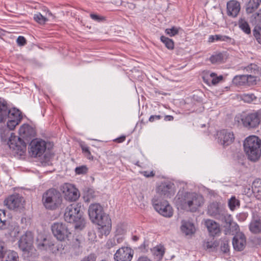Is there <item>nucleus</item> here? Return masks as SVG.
<instances>
[{
    "mask_svg": "<svg viewBox=\"0 0 261 261\" xmlns=\"http://www.w3.org/2000/svg\"><path fill=\"white\" fill-rule=\"evenodd\" d=\"M205 202L203 196L199 194L190 192H179L175 199L178 209L194 213L202 207Z\"/></svg>",
    "mask_w": 261,
    "mask_h": 261,
    "instance_id": "obj_1",
    "label": "nucleus"
},
{
    "mask_svg": "<svg viewBox=\"0 0 261 261\" xmlns=\"http://www.w3.org/2000/svg\"><path fill=\"white\" fill-rule=\"evenodd\" d=\"M88 213L90 220L99 226L100 232L102 235H108L111 229V220L104 213L102 207L98 203L91 204Z\"/></svg>",
    "mask_w": 261,
    "mask_h": 261,
    "instance_id": "obj_2",
    "label": "nucleus"
},
{
    "mask_svg": "<svg viewBox=\"0 0 261 261\" xmlns=\"http://www.w3.org/2000/svg\"><path fill=\"white\" fill-rule=\"evenodd\" d=\"M81 208V203L70 204L66 207L64 215L65 221L74 224L75 228L80 230L84 228L86 224Z\"/></svg>",
    "mask_w": 261,
    "mask_h": 261,
    "instance_id": "obj_3",
    "label": "nucleus"
},
{
    "mask_svg": "<svg viewBox=\"0 0 261 261\" xmlns=\"http://www.w3.org/2000/svg\"><path fill=\"white\" fill-rule=\"evenodd\" d=\"M32 128L28 125H23L19 130L20 137L11 135L8 142V145L11 149L18 152L23 153L26 150L27 142L29 141L28 138L31 135Z\"/></svg>",
    "mask_w": 261,
    "mask_h": 261,
    "instance_id": "obj_4",
    "label": "nucleus"
},
{
    "mask_svg": "<svg viewBox=\"0 0 261 261\" xmlns=\"http://www.w3.org/2000/svg\"><path fill=\"white\" fill-rule=\"evenodd\" d=\"M244 151L248 159L257 161L261 156V140L257 136H251L245 140L243 143Z\"/></svg>",
    "mask_w": 261,
    "mask_h": 261,
    "instance_id": "obj_5",
    "label": "nucleus"
},
{
    "mask_svg": "<svg viewBox=\"0 0 261 261\" xmlns=\"http://www.w3.org/2000/svg\"><path fill=\"white\" fill-rule=\"evenodd\" d=\"M207 214L222 222L230 223L231 216L227 213L225 208L219 202H213L207 206Z\"/></svg>",
    "mask_w": 261,
    "mask_h": 261,
    "instance_id": "obj_6",
    "label": "nucleus"
},
{
    "mask_svg": "<svg viewBox=\"0 0 261 261\" xmlns=\"http://www.w3.org/2000/svg\"><path fill=\"white\" fill-rule=\"evenodd\" d=\"M243 126L248 128H255L260 123L261 109L248 113H243L241 116Z\"/></svg>",
    "mask_w": 261,
    "mask_h": 261,
    "instance_id": "obj_7",
    "label": "nucleus"
},
{
    "mask_svg": "<svg viewBox=\"0 0 261 261\" xmlns=\"http://www.w3.org/2000/svg\"><path fill=\"white\" fill-rule=\"evenodd\" d=\"M152 203L155 210L164 217L170 218L172 216L173 211L172 206L166 200H161L158 196H154Z\"/></svg>",
    "mask_w": 261,
    "mask_h": 261,
    "instance_id": "obj_8",
    "label": "nucleus"
},
{
    "mask_svg": "<svg viewBox=\"0 0 261 261\" xmlns=\"http://www.w3.org/2000/svg\"><path fill=\"white\" fill-rule=\"evenodd\" d=\"M60 190L65 200L69 202L75 201L80 196L79 190L71 184H63L60 186Z\"/></svg>",
    "mask_w": 261,
    "mask_h": 261,
    "instance_id": "obj_9",
    "label": "nucleus"
},
{
    "mask_svg": "<svg viewBox=\"0 0 261 261\" xmlns=\"http://www.w3.org/2000/svg\"><path fill=\"white\" fill-rule=\"evenodd\" d=\"M34 236L31 231H27L20 238L18 241V247L22 251L23 254L27 257L29 256L30 252L32 250Z\"/></svg>",
    "mask_w": 261,
    "mask_h": 261,
    "instance_id": "obj_10",
    "label": "nucleus"
},
{
    "mask_svg": "<svg viewBox=\"0 0 261 261\" xmlns=\"http://www.w3.org/2000/svg\"><path fill=\"white\" fill-rule=\"evenodd\" d=\"M46 149V142L40 139H35L32 140L29 144V152L32 157H40Z\"/></svg>",
    "mask_w": 261,
    "mask_h": 261,
    "instance_id": "obj_11",
    "label": "nucleus"
},
{
    "mask_svg": "<svg viewBox=\"0 0 261 261\" xmlns=\"http://www.w3.org/2000/svg\"><path fill=\"white\" fill-rule=\"evenodd\" d=\"M156 194L159 198L163 197L164 198H170L175 193L174 184L169 181L162 182L156 188Z\"/></svg>",
    "mask_w": 261,
    "mask_h": 261,
    "instance_id": "obj_12",
    "label": "nucleus"
},
{
    "mask_svg": "<svg viewBox=\"0 0 261 261\" xmlns=\"http://www.w3.org/2000/svg\"><path fill=\"white\" fill-rule=\"evenodd\" d=\"M24 200L19 194H14L8 197L4 201V204L10 210L20 211L24 208Z\"/></svg>",
    "mask_w": 261,
    "mask_h": 261,
    "instance_id": "obj_13",
    "label": "nucleus"
},
{
    "mask_svg": "<svg viewBox=\"0 0 261 261\" xmlns=\"http://www.w3.org/2000/svg\"><path fill=\"white\" fill-rule=\"evenodd\" d=\"M216 136L218 143L223 147L231 144L235 139L233 133L227 129L217 131Z\"/></svg>",
    "mask_w": 261,
    "mask_h": 261,
    "instance_id": "obj_14",
    "label": "nucleus"
},
{
    "mask_svg": "<svg viewBox=\"0 0 261 261\" xmlns=\"http://www.w3.org/2000/svg\"><path fill=\"white\" fill-rule=\"evenodd\" d=\"M16 114H18L19 121L22 119L20 112L15 108L9 110L6 103L0 102V122H3L7 118L15 119Z\"/></svg>",
    "mask_w": 261,
    "mask_h": 261,
    "instance_id": "obj_15",
    "label": "nucleus"
},
{
    "mask_svg": "<svg viewBox=\"0 0 261 261\" xmlns=\"http://www.w3.org/2000/svg\"><path fill=\"white\" fill-rule=\"evenodd\" d=\"M51 231L54 236L60 241H64L69 237L70 232L65 224L54 223L51 226Z\"/></svg>",
    "mask_w": 261,
    "mask_h": 261,
    "instance_id": "obj_16",
    "label": "nucleus"
},
{
    "mask_svg": "<svg viewBox=\"0 0 261 261\" xmlns=\"http://www.w3.org/2000/svg\"><path fill=\"white\" fill-rule=\"evenodd\" d=\"M134 255L133 250L128 247H122L114 255L115 261H131Z\"/></svg>",
    "mask_w": 261,
    "mask_h": 261,
    "instance_id": "obj_17",
    "label": "nucleus"
},
{
    "mask_svg": "<svg viewBox=\"0 0 261 261\" xmlns=\"http://www.w3.org/2000/svg\"><path fill=\"white\" fill-rule=\"evenodd\" d=\"M62 197L60 192L55 189H50V210L59 209L62 203Z\"/></svg>",
    "mask_w": 261,
    "mask_h": 261,
    "instance_id": "obj_18",
    "label": "nucleus"
},
{
    "mask_svg": "<svg viewBox=\"0 0 261 261\" xmlns=\"http://www.w3.org/2000/svg\"><path fill=\"white\" fill-rule=\"evenodd\" d=\"M232 245L236 251L243 250L246 245V238L242 232L237 233L232 239Z\"/></svg>",
    "mask_w": 261,
    "mask_h": 261,
    "instance_id": "obj_19",
    "label": "nucleus"
},
{
    "mask_svg": "<svg viewBox=\"0 0 261 261\" xmlns=\"http://www.w3.org/2000/svg\"><path fill=\"white\" fill-rule=\"evenodd\" d=\"M227 14L232 17H236L239 14L241 6L239 2L235 0H231L227 3Z\"/></svg>",
    "mask_w": 261,
    "mask_h": 261,
    "instance_id": "obj_20",
    "label": "nucleus"
},
{
    "mask_svg": "<svg viewBox=\"0 0 261 261\" xmlns=\"http://www.w3.org/2000/svg\"><path fill=\"white\" fill-rule=\"evenodd\" d=\"M223 77L222 75L217 76V74L214 72L207 73L203 76V82L207 85H216L220 82L223 80Z\"/></svg>",
    "mask_w": 261,
    "mask_h": 261,
    "instance_id": "obj_21",
    "label": "nucleus"
},
{
    "mask_svg": "<svg viewBox=\"0 0 261 261\" xmlns=\"http://www.w3.org/2000/svg\"><path fill=\"white\" fill-rule=\"evenodd\" d=\"M205 225L211 236L214 237L220 232L219 224L213 220H206Z\"/></svg>",
    "mask_w": 261,
    "mask_h": 261,
    "instance_id": "obj_22",
    "label": "nucleus"
},
{
    "mask_svg": "<svg viewBox=\"0 0 261 261\" xmlns=\"http://www.w3.org/2000/svg\"><path fill=\"white\" fill-rule=\"evenodd\" d=\"M36 243L38 249L41 250H46L49 247V240L47 239V236L42 233L38 234L36 239Z\"/></svg>",
    "mask_w": 261,
    "mask_h": 261,
    "instance_id": "obj_23",
    "label": "nucleus"
},
{
    "mask_svg": "<svg viewBox=\"0 0 261 261\" xmlns=\"http://www.w3.org/2000/svg\"><path fill=\"white\" fill-rule=\"evenodd\" d=\"M181 230L186 236L194 233L195 229L194 224L190 222L182 221Z\"/></svg>",
    "mask_w": 261,
    "mask_h": 261,
    "instance_id": "obj_24",
    "label": "nucleus"
},
{
    "mask_svg": "<svg viewBox=\"0 0 261 261\" xmlns=\"http://www.w3.org/2000/svg\"><path fill=\"white\" fill-rule=\"evenodd\" d=\"M250 231L254 234L261 232V220L260 219H253L249 224Z\"/></svg>",
    "mask_w": 261,
    "mask_h": 261,
    "instance_id": "obj_25",
    "label": "nucleus"
},
{
    "mask_svg": "<svg viewBox=\"0 0 261 261\" xmlns=\"http://www.w3.org/2000/svg\"><path fill=\"white\" fill-rule=\"evenodd\" d=\"M231 40L232 39L230 37L220 34L210 35L208 39V41L210 43H212L215 41L230 42Z\"/></svg>",
    "mask_w": 261,
    "mask_h": 261,
    "instance_id": "obj_26",
    "label": "nucleus"
},
{
    "mask_svg": "<svg viewBox=\"0 0 261 261\" xmlns=\"http://www.w3.org/2000/svg\"><path fill=\"white\" fill-rule=\"evenodd\" d=\"M252 191L256 199L261 200V179H256L252 185Z\"/></svg>",
    "mask_w": 261,
    "mask_h": 261,
    "instance_id": "obj_27",
    "label": "nucleus"
},
{
    "mask_svg": "<svg viewBox=\"0 0 261 261\" xmlns=\"http://www.w3.org/2000/svg\"><path fill=\"white\" fill-rule=\"evenodd\" d=\"M261 4V0H249L247 5L246 12L252 13L255 11Z\"/></svg>",
    "mask_w": 261,
    "mask_h": 261,
    "instance_id": "obj_28",
    "label": "nucleus"
},
{
    "mask_svg": "<svg viewBox=\"0 0 261 261\" xmlns=\"http://www.w3.org/2000/svg\"><path fill=\"white\" fill-rule=\"evenodd\" d=\"M218 245V242L215 240L214 239L206 240L203 243L204 248L209 251H212L215 250Z\"/></svg>",
    "mask_w": 261,
    "mask_h": 261,
    "instance_id": "obj_29",
    "label": "nucleus"
},
{
    "mask_svg": "<svg viewBox=\"0 0 261 261\" xmlns=\"http://www.w3.org/2000/svg\"><path fill=\"white\" fill-rule=\"evenodd\" d=\"M9 227L10 225L8 223V221L6 220L5 211L0 210V229H9L10 231H11L12 228H9Z\"/></svg>",
    "mask_w": 261,
    "mask_h": 261,
    "instance_id": "obj_30",
    "label": "nucleus"
},
{
    "mask_svg": "<svg viewBox=\"0 0 261 261\" xmlns=\"http://www.w3.org/2000/svg\"><path fill=\"white\" fill-rule=\"evenodd\" d=\"M152 251L153 255L156 256L157 258L160 259L163 257L165 253V248L163 245H157L153 247Z\"/></svg>",
    "mask_w": 261,
    "mask_h": 261,
    "instance_id": "obj_31",
    "label": "nucleus"
},
{
    "mask_svg": "<svg viewBox=\"0 0 261 261\" xmlns=\"http://www.w3.org/2000/svg\"><path fill=\"white\" fill-rule=\"evenodd\" d=\"M239 27L245 33L250 34L251 30L247 21L243 18H241L238 22Z\"/></svg>",
    "mask_w": 261,
    "mask_h": 261,
    "instance_id": "obj_32",
    "label": "nucleus"
},
{
    "mask_svg": "<svg viewBox=\"0 0 261 261\" xmlns=\"http://www.w3.org/2000/svg\"><path fill=\"white\" fill-rule=\"evenodd\" d=\"M246 75H238L233 77L232 82L237 86H244L246 85Z\"/></svg>",
    "mask_w": 261,
    "mask_h": 261,
    "instance_id": "obj_33",
    "label": "nucleus"
},
{
    "mask_svg": "<svg viewBox=\"0 0 261 261\" xmlns=\"http://www.w3.org/2000/svg\"><path fill=\"white\" fill-rule=\"evenodd\" d=\"M160 40L165 46L170 50H172L174 48V43L172 39H170L165 36H161Z\"/></svg>",
    "mask_w": 261,
    "mask_h": 261,
    "instance_id": "obj_34",
    "label": "nucleus"
},
{
    "mask_svg": "<svg viewBox=\"0 0 261 261\" xmlns=\"http://www.w3.org/2000/svg\"><path fill=\"white\" fill-rule=\"evenodd\" d=\"M83 238L82 237L75 238L72 240L71 247L75 251H79L82 248Z\"/></svg>",
    "mask_w": 261,
    "mask_h": 261,
    "instance_id": "obj_35",
    "label": "nucleus"
},
{
    "mask_svg": "<svg viewBox=\"0 0 261 261\" xmlns=\"http://www.w3.org/2000/svg\"><path fill=\"white\" fill-rule=\"evenodd\" d=\"M220 250L224 253H227L229 252V242L227 238H224L221 240Z\"/></svg>",
    "mask_w": 261,
    "mask_h": 261,
    "instance_id": "obj_36",
    "label": "nucleus"
},
{
    "mask_svg": "<svg viewBox=\"0 0 261 261\" xmlns=\"http://www.w3.org/2000/svg\"><path fill=\"white\" fill-rule=\"evenodd\" d=\"M228 206L231 211H234L237 207H239L240 202L235 196H232L228 200Z\"/></svg>",
    "mask_w": 261,
    "mask_h": 261,
    "instance_id": "obj_37",
    "label": "nucleus"
},
{
    "mask_svg": "<svg viewBox=\"0 0 261 261\" xmlns=\"http://www.w3.org/2000/svg\"><path fill=\"white\" fill-rule=\"evenodd\" d=\"M5 261H18V256L16 252L9 250L4 255Z\"/></svg>",
    "mask_w": 261,
    "mask_h": 261,
    "instance_id": "obj_38",
    "label": "nucleus"
},
{
    "mask_svg": "<svg viewBox=\"0 0 261 261\" xmlns=\"http://www.w3.org/2000/svg\"><path fill=\"white\" fill-rule=\"evenodd\" d=\"M80 146L84 156L89 160H93V156L91 154L89 147L84 144H81Z\"/></svg>",
    "mask_w": 261,
    "mask_h": 261,
    "instance_id": "obj_39",
    "label": "nucleus"
},
{
    "mask_svg": "<svg viewBox=\"0 0 261 261\" xmlns=\"http://www.w3.org/2000/svg\"><path fill=\"white\" fill-rule=\"evenodd\" d=\"M7 126L8 127L11 129L13 130L15 128V126L18 125L20 121H19V115L18 114H16V117L15 119H12L10 118H7Z\"/></svg>",
    "mask_w": 261,
    "mask_h": 261,
    "instance_id": "obj_40",
    "label": "nucleus"
},
{
    "mask_svg": "<svg viewBox=\"0 0 261 261\" xmlns=\"http://www.w3.org/2000/svg\"><path fill=\"white\" fill-rule=\"evenodd\" d=\"M210 60L213 64L221 63L223 60V55L221 53L216 54L212 56Z\"/></svg>",
    "mask_w": 261,
    "mask_h": 261,
    "instance_id": "obj_41",
    "label": "nucleus"
},
{
    "mask_svg": "<svg viewBox=\"0 0 261 261\" xmlns=\"http://www.w3.org/2000/svg\"><path fill=\"white\" fill-rule=\"evenodd\" d=\"M253 34L256 41L261 45V27L255 26L253 30Z\"/></svg>",
    "mask_w": 261,
    "mask_h": 261,
    "instance_id": "obj_42",
    "label": "nucleus"
},
{
    "mask_svg": "<svg viewBox=\"0 0 261 261\" xmlns=\"http://www.w3.org/2000/svg\"><path fill=\"white\" fill-rule=\"evenodd\" d=\"M241 99L245 102L250 103L256 99V97L252 93H244L241 95Z\"/></svg>",
    "mask_w": 261,
    "mask_h": 261,
    "instance_id": "obj_43",
    "label": "nucleus"
},
{
    "mask_svg": "<svg viewBox=\"0 0 261 261\" xmlns=\"http://www.w3.org/2000/svg\"><path fill=\"white\" fill-rule=\"evenodd\" d=\"M35 20L41 24H43L46 21H47V19L43 16L40 13L36 14L34 15Z\"/></svg>",
    "mask_w": 261,
    "mask_h": 261,
    "instance_id": "obj_44",
    "label": "nucleus"
},
{
    "mask_svg": "<svg viewBox=\"0 0 261 261\" xmlns=\"http://www.w3.org/2000/svg\"><path fill=\"white\" fill-rule=\"evenodd\" d=\"M179 29L175 27H173L170 29H166L165 30V33L170 37L174 36L178 33Z\"/></svg>",
    "mask_w": 261,
    "mask_h": 261,
    "instance_id": "obj_45",
    "label": "nucleus"
},
{
    "mask_svg": "<svg viewBox=\"0 0 261 261\" xmlns=\"http://www.w3.org/2000/svg\"><path fill=\"white\" fill-rule=\"evenodd\" d=\"M88 168L85 165L77 167L75 169V172L76 174H84L87 173Z\"/></svg>",
    "mask_w": 261,
    "mask_h": 261,
    "instance_id": "obj_46",
    "label": "nucleus"
},
{
    "mask_svg": "<svg viewBox=\"0 0 261 261\" xmlns=\"http://www.w3.org/2000/svg\"><path fill=\"white\" fill-rule=\"evenodd\" d=\"M48 192H49V190L46 191V192L43 194V196H42V202L43 203L44 206L47 209H48L49 208Z\"/></svg>",
    "mask_w": 261,
    "mask_h": 261,
    "instance_id": "obj_47",
    "label": "nucleus"
},
{
    "mask_svg": "<svg viewBox=\"0 0 261 261\" xmlns=\"http://www.w3.org/2000/svg\"><path fill=\"white\" fill-rule=\"evenodd\" d=\"M246 75V85L248 86L253 85L256 84V77L251 75Z\"/></svg>",
    "mask_w": 261,
    "mask_h": 261,
    "instance_id": "obj_48",
    "label": "nucleus"
},
{
    "mask_svg": "<svg viewBox=\"0 0 261 261\" xmlns=\"http://www.w3.org/2000/svg\"><path fill=\"white\" fill-rule=\"evenodd\" d=\"M97 256L94 253H90L82 258L80 261H96Z\"/></svg>",
    "mask_w": 261,
    "mask_h": 261,
    "instance_id": "obj_49",
    "label": "nucleus"
},
{
    "mask_svg": "<svg viewBox=\"0 0 261 261\" xmlns=\"http://www.w3.org/2000/svg\"><path fill=\"white\" fill-rule=\"evenodd\" d=\"M117 245V244L116 243V239L115 238H112L108 240V241L107 242L106 246L107 248L110 249L115 246Z\"/></svg>",
    "mask_w": 261,
    "mask_h": 261,
    "instance_id": "obj_50",
    "label": "nucleus"
},
{
    "mask_svg": "<svg viewBox=\"0 0 261 261\" xmlns=\"http://www.w3.org/2000/svg\"><path fill=\"white\" fill-rule=\"evenodd\" d=\"M8 251L4 246V243L0 241V258H4L5 253Z\"/></svg>",
    "mask_w": 261,
    "mask_h": 261,
    "instance_id": "obj_51",
    "label": "nucleus"
},
{
    "mask_svg": "<svg viewBox=\"0 0 261 261\" xmlns=\"http://www.w3.org/2000/svg\"><path fill=\"white\" fill-rule=\"evenodd\" d=\"M140 173L142 175L147 178L152 177L155 175V172L153 170L150 171H141Z\"/></svg>",
    "mask_w": 261,
    "mask_h": 261,
    "instance_id": "obj_52",
    "label": "nucleus"
},
{
    "mask_svg": "<svg viewBox=\"0 0 261 261\" xmlns=\"http://www.w3.org/2000/svg\"><path fill=\"white\" fill-rule=\"evenodd\" d=\"M17 43L19 46H23L27 43V41L24 37L19 36L17 39Z\"/></svg>",
    "mask_w": 261,
    "mask_h": 261,
    "instance_id": "obj_53",
    "label": "nucleus"
},
{
    "mask_svg": "<svg viewBox=\"0 0 261 261\" xmlns=\"http://www.w3.org/2000/svg\"><path fill=\"white\" fill-rule=\"evenodd\" d=\"M90 17L94 20L97 21L98 22H100L105 19L103 17L100 16L97 14H91Z\"/></svg>",
    "mask_w": 261,
    "mask_h": 261,
    "instance_id": "obj_54",
    "label": "nucleus"
},
{
    "mask_svg": "<svg viewBox=\"0 0 261 261\" xmlns=\"http://www.w3.org/2000/svg\"><path fill=\"white\" fill-rule=\"evenodd\" d=\"M248 215L247 213H240L239 215H237L238 219L242 222L244 221L246 219Z\"/></svg>",
    "mask_w": 261,
    "mask_h": 261,
    "instance_id": "obj_55",
    "label": "nucleus"
},
{
    "mask_svg": "<svg viewBox=\"0 0 261 261\" xmlns=\"http://www.w3.org/2000/svg\"><path fill=\"white\" fill-rule=\"evenodd\" d=\"M125 232V230L122 228V224L118 225L117 226L116 232L117 233V235L124 234Z\"/></svg>",
    "mask_w": 261,
    "mask_h": 261,
    "instance_id": "obj_56",
    "label": "nucleus"
},
{
    "mask_svg": "<svg viewBox=\"0 0 261 261\" xmlns=\"http://www.w3.org/2000/svg\"><path fill=\"white\" fill-rule=\"evenodd\" d=\"M162 117V116L160 115H151L149 118V121L150 122H153L155 120H159L161 119Z\"/></svg>",
    "mask_w": 261,
    "mask_h": 261,
    "instance_id": "obj_57",
    "label": "nucleus"
},
{
    "mask_svg": "<svg viewBox=\"0 0 261 261\" xmlns=\"http://www.w3.org/2000/svg\"><path fill=\"white\" fill-rule=\"evenodd\" d=\"M126 139V136L124 135L121 136L120 137L115 139L114 140V141L118 143H121L123 142Z\"/></svg>",
    "mask_w": 261,
    "mask_h": 261,
    "instance_id": "obj_58",
    "label": "nucleus"
},
{
    "mask_svg": "<svg viewBox=\"0 0 261 261\" xmlns=\"http://www.w3.org/2000/svg\"><path fill=\"white\" fill-rule=\"evenodd\" d=\"M137 261H151L148 257L142 256L139 257Z\"/></svg>",
    "mask_w": 261,
    "mask_h": 261,
    "instance_id": "obj_59",
    "label": "nucleus"
},
{
    "mask_svg": "<svg viewBox=\"0 0 261 261\" xmlns=\"http://www.w3.org/2000/svg\"><path fill=\"white\" fill-rule=\"evenodd\" d=\"M114 238L116 239V243L117 245L118 244H120L123 241V238L122 237H118L117 236H116Z\"/></svg>",
    "mask_w": 261,
    "mask_h": 261,
    "instance_id": "obj_60",
    "label": "nucleus"
},
{
    "mask_svg": "<svg viewBox=\"0 0 261 261\" xmlns=\"http://www.w3.org/2000/svg\"><path fill=\"white\" fill-rule=\"evenodd\" d=\"M174 118L171 115H166L164 117V120L165 121H172L173 120Z\"/></svg>",
    "mask_w": 261,
    "mask_h": 261,
    "instance_id": "obj_61",
    "label": "nucleus"
},
{
    "mask_svg": "<svg viewBox=\"0 0 261 261\" xmlns=\"http://www.w3.org/2000/svg\"><path fill=\"white\" fill-rule=\"evenodd\" d=\"M44 159L42 161V164L44 163V165H46L48 164V162H49V158L46 155V154L44 155Z\"/></svg>",
    "mask_w": 261,
    "mask_h": 261,
    "instance_id": "obj_62",
    "label": "nucleus"
},
{
    "mask_svg": "<svg viewBox=\"0 0 261 261\" xmlns=\"http://www.w3.org/2000/svg\"><path fill=\"white\" fill-rule=\"evenodd\" d=\"M252 66H255V65L251 64L247 67H245V69H246L247 71H248L249 70H251L252 69H253Z\"/></svg>",
    "mask_w": 261,
    "mask_h": 261,
    "instance_id": "obj_63",
    "label": "nucleus"
},
{
    "mask_svg": "<svg viewBox=\"0 0 261 261\" xmlns=\"http://www.w3.org/2000/svg\"><path fill=\"white\" fill-rule=\"evenodd\" d=\"M133 240L135 241H137L139 240V237L137 236H134L133 237Z\"/></svg>",
    "mask_w": 261,
    "mask_h": 261,
    "instance_id": "obj_64",
    "label": "nucleus"
}]
</instances>
